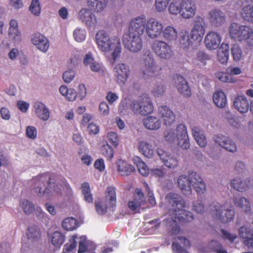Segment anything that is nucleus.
I'll list each match as a JSON object with an SVG mask.
<instances>
[{
  "instance_id": "1",
  "label": "nucleus",
  "mask_w": 253,
  "mask_h": 253,
  "mask_svg": "<svg viewBox=\"0 0 253 253\" xmlns=\"http://www.w3.org/2000/svg\"><path fill=\"white\" fill-rule=\"evenodd\" d=\"M169 213L164 220V223L169 228L171 234L176 235L180 232V228L176 222H190L193 219L192 213L183 209L185 202L182 198L175 193L168 194L165 198Z\"/></svg>"
},
{
  "instance_id": "2",
  "label": "nucleus",
  "mask_w": 253,
  "mask_h": 253,
  "mask_svg": "<svg viewBox=\"0 0 253 253\" xmlns=\"http://www.w3.org/2000/svg\"><path fill=\"white\" fill-rule=\"evenodd\" d=\"M95 42L99 50L108 58L115 62L121 52L119 37L110 36L104 30L98 31L95 35Z\"/></svg>"
},
{
  "instance_id": "3",
  "label": "nucleus",
  "mask_w": 253,
  "mask_h": 253,
  "mask_svg": "<svg viewBox=\"0 0 253 253\" xmlns=\"http://www.w3.org/2000/svg\"><path fill=\"white\" fill-rule=\"evenodd\" d=\"M33 190L42 198L49 199L61 193V185L47 174H41L31 180Z\"/></svg>"
},
{
  "instance_id": "4",
  "label": "nucleus",
  "mask_w": 253,
  "mask_h": 253,
  "mask_svg": "<svg viewBox=\"0 0 253 253\" xmlns=\"http://www.w3.org/2000/svg\"><path fill=\"white\" fill-rule=\"evenodd\" d=\"M142 34L151 40L161 37L163 34V24L160 20L154 18H146L144 14H141L131 19Z\"/></svg>"
},
{
  "instance_id": "5",
  "label": "nucleus",
  "mask_w": 253,
  "mask_h": 253,
  "mask_svg": "<svg viewBox=\"0 0 253 253\" xmlns=\"http://www.w3.org/2000/svg\"><path fill=\"white\" fill-rule=\"evenodd\" d=\"M178 187L185 195H189L192 192V186L199 194L204 193L206 190V184L201 176L196 172L191 171L188 172V177L180 175L177 181Z\"/></svg>"
},
{
  "instance_id": "6",
  "label": "nucleus",
  "mask_w": 253,
  "mask_h": 253,
  "mask_svg": "<svg viewBox=\"0 0 253 253\" xmlns=\"http://www.w3.org/2000/svg\"><path fill=\"white\" fill-rule=\"evenodd\" d=\"M143 35L131 19L128 24V33L123 36V42L125 47L132 53L139 52L143 47Z\"/></svg>"
},
{
  "instance_id": "7",
  "label": "nucleus",
  "mask_w": 253,
  "mask_h": 253,
  "mask_svg": "<svg viewBox=\"0 0 253 253\" xmlns=\"http://www.w3.org/2000/svg\"><path fill=\"white\" fill-rule=\"evenodd\" d=\"M165 140L170 143H176L183 149L190 147L189 140L186 126L178 125L175 129H168L164 132Z\"/></svg>"
},
{
  "instance_id": "8",
  "label": "nucleus",
  "mask_w": 253,
  "mask_h": 253,
  "mask_svg": "<svg viewBox=\"0 0 253 253\" xmlns=\"http://www.w3.org/2000/svg\"><path fill=\"white\" fill-rule=\"evenodd\" d=\"M141 72L145 79L152 78L159 75L162 68L157 63L153 55L149 50L146 51L140 60Z\"/></svg>"
},
{
  "instance_id": "9",
  "label": "nucleus",
  "mask_w": 253,
  "mask_h": 253,
  "mask_svg": "<svg viewBox=\"0 0 253 253\" xmlns=\"http://www.w3.org/2000/svg\"><path fill=\"white\" fill-rule=\"evenodd\" d=\"M210 210L211 215L214 219L224 223L232 221L235 215L234 210L227 203L213 204L210 206Z\"/></svg>"
},
{
  "instance_id": "10",
  "label": "nucleus",
  "mask_w": 253,
  "mask_h": 253,
  "mask_svg": "<svg viewBox=\"0 0 253 253\" xmlns=\"http://www.w3.org/2000/svg\"><path fill=\"white\" fill-rule=\"evenodd\" d=\"M230 36L238 41H245L250 46H253V29L236 23L230 24L229 28Z\"/></svg>"
},
{
  "instance_id": "11",
  "label": "nucleus",
  "mask_w": 253,
  "mask_h": 253,
  "mask_svg": "<svg viewBox=\"0 0 253 253\" xmlns=\"http://www.w3.org/2000/svg\"><path fill=\"white\" fill-rule=\"evenodd\" d=\"M206 23L204 18L200 15L194 17L189 35L191 39L196 43H200L206 33Z\"/></svg>"
},
{
  "instance_id": "12",
  "label": "nucleus",
  "mask_w": 253,
  "mask_h": 253,
  "mask_svg": "<svg viewBox=\"0 0 253 253\" xmlns=\"http://www.w3.org/2000/svg\"><path fill=\"white\" fill-rule=\"evenodd\" d=\"M132 111L135 114L146 115L154 111V106L150 97L148 94H144L137 100H134Z\"/></svg>"
},
{
  "instance_id": "13",
  "label": "nucleus",
  "mask_w": 253,
  "mask_h": 253,
  "mask_svg": "<svg viewBox=\"0 0 253 253\" xmlns=\"http://www.w3.org/2000/svg\"><path fill=\"white\" fill-rule=\"evenodd\" d=\"M106 197L104 199L98 200L95 202V206L97 212L99 214H104L107 211V207H113L116 203L115 190L114 187H108L106 190Z\"/></svg>"
},
{
  "instance_id": "14",
  "label": "nucleus",
  "mask_w": 253,
  "mask_h": 253,
  "mask_svg": "<svg viewBox=\"0 0 253 253\" xmlns=\"http://www.w3.org/2000/svg\"><path fill=\"white\" fill-rule=\"evenodd\" d=\"M152 49L155 54L161 59L169 60L173 55L171 46L165 41H156L153 44Z\"/></svg>"
},
{
  "instance_id": "15",
  "label": "nucleus",
  "mask_w": 253,
  "mask_h": 253,
  "mask_svg": "<svg viewBox=\"0 0 253 253\" xmlns=\"http://www.w3.org/2000/svg\"><path fill=\"white\" fill-rule=\"evenodd\" d=\"M115 80L117 84L124 85L130 75L129 66L123 63L116 64L113 68Z\"/></svg>"
},
{
  "instance_id": "16",
  "label": "nucleus",
  "mask_w": 253,
  "mask_h": 253,
  "mask_svg": "<svg viewBox=\"0 0 253 253\" xmlns=\"http://www.w3.org/2000/svg\"><path fill=\"white\" fill-rule=\"evenodd\" d=\"M208 18L211 26L214 28L222 26L226 22L225 13L219 8H213L208 12Z\"/></svg>"
},
{
  "instance_id": "17",
  "label": "nucleus",
  "mask_w": 253,
  "mask_h": 253,
  "mask_svg": "<svg viewBox=\"0 0 253 253\" xmlns=\"http://www.w3.org/2000/svg\"><path fill=\"white\" fill-rule=\"evenodd\" d=\"M157 114L166 126H170L175 122V116L173 111L165 105L158 106Z\"/></svg>"
},
{
  "instance_id": "18",
  "label": "nucleus",
  "mask_w": 253,
  "mask_h": 253,
  "mask_svg": "<svg viewBox=\"0 0 253 253\" xmlns=\"http://www.w3.org/2000/svg\"><path fill=\"white\" fill-rule=\"evenodd\" d=\"M180 16L184 19L193 18L197 11V6L194 0H182Z\"/></svg>"
},
{
  "instance_id": "19",
  "label": "nucleus",
  "mask_w": 253,
  "mask_h": 253,
  "mask_svg": "<svg viewBox=\"0 0 253 253\" xmlns=\"http://www.w3.org/2000/svg\"><path fill=\"white\" fill-rule=\"evenodd\" d=\"M157 153L166 167L170 169H175L177 167L178 162L173 154L162 148H158Z\"/></svg>"
},
{
  "instance_id": "20",
  "label": "nucleus",
  "mask_w": 253,
  "mask_h": 253,
  "mask_svg": "<svg viewBox=\"0 0 253 253\" xmlns=\"http://www.w3.org/2000/svg\"><path fill=\"white\" fill-rule=\"evenodd\" d=\"M31 41L37 49L43 53L46 52L49 49V42L48 39L42 34L35 33L32 35Z\"/></svg>"
},
{
  "instance_id": "21",
  "label": "nucleus",
  "mask_w": 253,
  "mask_h": 253,
  "mask_svg": "<svg viewBox=\"0 0 253 253\" xmlns=\"http://www.w3.org/2000/svg\"><path fill=\"white\" fill-rule=\"evenodd\" d=\"M8 35L9 40L13 43L19 44L22 40V36L18 28L16 20L11 19L9 23Z\"/></svg>"
},
{
  "instance_id": "22",
  "label": "nucleus",
  "mask_w": 253,
  "mask_h": 253,
  "mask_svg": "<svg viewBox=\"0 0 253 253\" xmlns=\"http://www.w3.org/2000/svg\"><path fill=\"white\" fill-rule=\"evenodd\" d=\"M214 141L225 150L235 153L237 151V147L234 141L227 136L218 134L214 137Z\"/></svg>"
},
{
  "instance_id": "23",
  "label": "nucleus",
  "mask_w": 253,
  "mask_h": 253,
  "mask_svg": "<svg viewBox=\"0 0 253 253\" xmlns=\"http://www.w3.org/2000/svg\"><path fill=\"white\" fill-rule=\"evenodd\" d=\"M92 12L87 7L81 9L79 12L80 20L88 27H95L97 23L96 17Z\"/></svg>"
},
{
  "instance_id": "24",
  "label": "nucleus",
  "mask_w": 253,
  "mask_h": 253,
  "mask_svg": "<svg viewBox=\"0 0 253 253\" xmlns=\"http://www.w3.org/2000/svg\"><path fill=\"white\" fill-rule=\"evenodd\" d=\"M221 37L219 33L211 31L207 33L205 37L204 42L206 47L209 50H214L220 44Z\"/></svg>"
},
{
  "instance_id": "25",
  "label": "nucleus",
  "mask_w": 253,
  "mask_h": 253,
  "mask_svg": "<svg viewBox=\"0 0 253 253\" xmlns=\"http://www.w3.org/2000/svg\"><path fill=\"white\" fill-rule=\"evenodd\" d=\"M146 202L145 197L141 189L136 188L132 199L128 203V207L131 211H135Z\"/></svg>"
},
{
  "instance_id": "26",
  "label": "nucleus",
  "mask_w": 253,
  "mask_h": 253,
  "mask_svg": "<svg viewBox=\"0 0 253 253\" xmlns=\"http://www.w3.org/2000/svg\"><path fill=\"white\" fill-rule=\"evenodd\" d=\"M238 234L243 240V243L248 248H253V230L248 225H244L239 229Z\"/></svg>"
},
{
  "instance_id": "27",
  "label": "nucleus",
  "mask_w": 253,
  "mask_h": 253,
  "mask_svg": "<svg viewBox=\"0 0 253 253\" xmlns=\"http://www.w3.org/2000/svg\"><path fill=\"white\" fill-rule=\"evenodd\" d=\"M189 246V240L182 236L175 237L172 244L173 253H189L187 249Z\"/></svg>"
},
{
  "instance_id": "28",
  "label": "nucleus",
  "mask_w": 253,
  "mask_h": 253,
  "mask_svg": "<svg viewBox=\"0 0 253 253\" xmlns=\"http://www.w3.org/2000/svg\"><path fill=\"white\" fill-rule=\"evenodd\" d=\"M34 112L36 116L40 120L46 121L50 117V111L46 105L40 102L36 101L33 105Z\"/></svg>"
},
{
  "instance_id": "29",
  "label": "nucleus",
  "mask_w": 253,
  "mask_h": 253,
  "mask_svg": "<svg viewBox=\"0 0 253 253\" xmlns=\"http://www.w3.org/2000/svg\"><path fill=\"white\" fill-rule=\"evenodd\" d=\"M175 86L178 92L185 96L191 95V90L186 80L181 76L176 75L173 79Z\"/></svg>"
},
{
  "instance_id": "30",
  "label": "nucleus",
  "mask_w": 253,
  "mask_h": 253,
  "mask_svg": "<svg viewBox=\"0 0 253 253\" xmlns=\"http://www.w3.org/2000/svg\"><path fill=\"white\" fill-rule=\"evenodd\" d=\"M144 126L150 130H157L162 126V121L154 115H149L142 120Z\"/></svg>"
},
{
  "instance_id": "31",
  "label": "nucleus",
  "mask_w": 253,
  "mask_h": 253,
  "mask_svg": "<svg viewBox=\"0 0 253 253\" xmlns=\"http://www.w3.org/2000/svg\"><path fill=\"white\" fill-rule=\"evenodd\" d=\"M109 0H86L87 7L94 13H100L105 10Z\"/></svg>"
},
{
  "instance_id": "32",
  "label": "nucleus",
  "mask_w": 253,
  "mask_h": 253,
  "mask_svg": "<svg viewBox=\"0 0 253 253\" xmlns=\"http://www.w3.org/2000/svg\"><path fill=\"white\" fill-rule=\"evenodd\" d=\"M139 152L148 158H152L155 154L154 147L152 143L147 140H140L138 142Z\"/></svg>"
},
{
  "instance_id": "33",
  "label": "nucleus",
  "mask_w": 253,
  "mask_h": 253,
  "mask_svg": "<svg viewBox=\"0 0 253 253\" xmlns=\"http://www.w3.org/2000/svg\"><path fill=\"white\" fill-rule=\"evenodd\" d=\"M231 186L239 192L247 190L250 186V181L241 177H236L230 181Z\"/></svg>"
},
{
  "instance_id": "34",
  "label": "nucleus",
  "mask_w": 253,
  "mask_h": 253,
  "mask_svg": "<svg viewBox=\"0 0 253 253\" xmlns=\"http://www.w3.org/2000/svg\"><path fill=\"white\" fill-rule=\"evenodd\" d=\"M116 166L117 171L122 176L129 175L135 170L131 164L122 160H118L116 162Z\"/></svg>"
},
{
  "instance_id": "35",
  "label": "nucleus",
  "mask_w": 253,
  "mask_h": 253,
  "mask_svg": "<svg viewBox=\"0 0 253 253\" xmlns=\"http://www.w3.org/2000/svg\"><path fill=\"white\" fill-rule=\"evenodd\" d=\"M238 1V4L241 5L240 12L241 16L245 20L253 23V5L247 4L242 1Z\"/></svg>"
},
{
  "instance_id": "36",
  "label": "nucleus",
  "mask_w": 253,
  "mask_h": 253,
  "mask_svg": "<svg viewBox=\"0 0 253 253\" xmlns=\"http://www.w3.org/2000/svg\"><path fill=\"white\" fill-rule=\"evenodd\" d=\"M163 34L161 36L166 41L172 42L177 40L178 38V31L173 26L168 25L166 27L163 26Z\"/></svg>"
},
{
  "instance_id": "37",
  "label": "nucleus",
  "mask_w": 253,
  "mask_h": 253,
  "mask_svg": "<svg viewBox=\"0 0 253 253\" xmlns=\"http://www.w3.org/2000/svg\"><path fill=\"white\" fill-rule=\"evenodd\" d=\"M235 108L241 113H245L249 110V102L247 98L243 95H238L234 101Z\"/></svg>"
},
{
  "instance_id": "38",
  "label": "nucleus",
  "mask_w": 253,
  "mask_h": 253,
  "mask_svg": "<svg viewBox=\"0 0 253 253\" xmlns=\"http://www.w3.org/2000/svg\"><path fill=\"white\" fill-rule=\"evenodd\" d=\"M59 92L68 101H74L77 98L76 90L73 88H68L65 85H61L59 87Z\"/></svg>"
},
{
  "instance_id": "39",
  "label": "nucleus",
  "mask_w": 253,
  "mask_h": 253,
  "mask_svg": "<svg viewBox=\"0 0 253 253\" xmlns=\"http://www.w3.org/2000/svg\"><path fill=\"white\" fill-rule=\"evenodd\" d=\"M234 205L241 209L244 212H250L251 211L250 202L248 199L245 197L237 196L233 198Z\"/></svg>"
},
{
  "instance_id": "40",
  "label": "nucleus",
  "mask_w": 253,
  "mask_h": 253,
  "mask_svg": "<svg viewBox=\"0 0 253 253\" xmlns=\"http://www.w3.org/2000/svg\"><path fill=\"white\" fill-rule=\"evenodd\" d=\"M210 59L209 55L203 51L197 53L192 63L195 66L201 68L207 65V61Z\"/></svg>"
},
{
  "instance_id": "41",
  "label": "nucleus",
  "mask_w": 253,
  "mask_h": 253,
  "mask_svg": "<svg viewBox=\"0 0 253 253\" xmlns=\"http://www.w3.org/2000/svg\"><path fill=\"white\" fill-rule=\"evenodd\" d=\"M229 45L223 42L217 50V59L221 64H226L229 58Z\"/></svg>"
},
{
  "instance_id": "42",
  "label": "nucleus",
  "mask_w": 253,
  "mask_h": 253,
  "mask_svg": "<svg viewBox=\"0 0 253 253\" xmlns=\"http://www.w3.org/2000/svg\"><path fill=\"white\" fill-rule=\"evenodd\" d=\"M193 136L198 145L201 147H205L207 144L205 136L202 130L198 126L192 128Z\"/></svg>"
},
{
  "instance_id": "43",
  "label": "nucleus",
  "mask_w": 253,
  "mask_h": 253,
  "mask_svg": "<svg viewBox=\"0 0 253 253\" xmlns=\"http://www.w3.org/2000/svg\"><path fill=\"white\" fill-rule=\"evenodd\" d=\"M212 99L214 104L218 108H223L226 105V96L225 93L221 90L215 92L213 94Z\"/></svg>"
},
{
  "instance_id": "44",
  "label": "nucleus",
  "mask_w": 253,
  "mask_h": 253,
  "mask_svg": "<svg viewBox=\"0 0 253 253\" xmlns=\"http://www.w3.org/2000/svg\"><path fill=\"white\" fill-rule=\"evenodd\" d=\"M49 240L54 246L59 247L64 243L65 237L61 232L56 231L49 236Z\"/></svg>"
},
{
  "instance_id": "45",
  "label": "nucleus",
  "mask_w": 253,
  "mask_h": 253,
  "mask_svg": "<svg viewBox=\"0 0 253 253\" xmlns=\"http://www.w3.org/2000/svg\"><path fill=\"white\" fill-rule=\"evenodd\" d=\"M28 239L31 242L38 241L41 237L40 229L36 226H30L26 233Z\"/></svg>"
},
{
  "instance_id": "46",
  "label": "nucleus",
  "mask_w": 253,
  "mask_h": 253,
  "mask_svg": "<svg viewBox=\"0 0 253 253\" xmlns=\"http://www.w3.org/2000/svg\"><path fill=\"white\" fill-rule=\"evenodd\" d=\"M182 0H172L169 3L168 11L169 14L176 16L178 14L180 15Z\"/></svg>"
},
{
  "instance_id": "47",
  "label": "nucleus",
  "mask_w": 253,
  "mask_h": 253,
  "mask_svg": "<svg viewBox=\"0 0 253 253\" xmlns=\"http://www.w3.org/2000/svg\"><path fill=\"white\" fill-rule=\"evenodd\" d=\"M178 42L179 46L186 50L188 49L195 43L190 38V35L186 34L181 35Z\"/></svg>"
},
{
  "instance_id": "48",
  "label": "nucleus",
  "mask_w": 253,
  "mask_h": 253,
  "mask_svg": "<svg viewBox=\"0 0 253 253\" xmlns=\"http://www.w3.org/2000/svg\"><path fill=\"white\" fill-rule=\"evenodd\" d=\"M134 163L136 165L138 170L143 176H147L150 173V169H148L146 165L140 159L135 157L133 158Z\"/></svg>"
},
{
  "instance_id": "49",
  "label": "nucleus",
  "mask_w": 253,
  "mask_h": 253,
  "mask_svg": "<svg viewBox=\"0 0 253 253\" xmlns=\"http://www.w3.org/2000/svg\"><path fill=\"white\" fill-rule=\"evenodd\" d=\"M78 226L77 220L72 217L65 218L62 222V227L66 230H73Z\"/></svg>"
},
{
  "instance_id": "50",
  "label": "nucleus",
  "mask_w": 253,
  "mask_h": 253,
  "mask_svg": "<svg viewBox=\"0 0 253 253\" xmlns=\"http://www.w3.org/2000/svg\"><path fill=\"white\" fill-rule=\"evenodd\" d=\"M133 103V101H130L127 99L122 100L119 105V112L123 115L128 114L130 110H132Z\"/></svg>"
},
{
  "instance_id": "51",
  "label": "nucleus",
  "mask_w": 253,
  "mask_h": 253,
  "mask_svg": "<svg viewBox=\"0 0 253 253\" xmlns=\"http://www.w3.org/2000/svg\"><path fill=\"white\" fill-rule=\"evenodd\" d=\"M166 90V88L164 84L160 82L155 84L151 93L155 97H160L165 94Z\"/></svg>"
},
{
  "instance_id": "52",
  "label": "nucleus",
  "mask_w": 253,
  "mask_h": 253,
  "mask_svg": "<svg viewBox=\"0 0 253 253\" xmlns=\"http://www.w3.org/2000/svg\"><path fill=\"white\" fill-rule=\"evenodd\" d=\"M215 77L220 81L224 83H234L236 79L232 76L228 74V73L223 72H217L215 73Z\"/></svg>"
},
{
  "instance_id": "53",
  "label": "nucleus",
  "mask_w": 253,
  "mask_h": 253,
  "mask_svg": "<svg viewBox=\"0 0 253 253\" xmlns=\"http://www.w3.org/2000/svg\"><path fill=\"white\" fill-rule=\"evenodd\" d=\"M20 208H22L23 212L26 214L33 212L35 208L34 205L27 200H22L20 202Z\"/></svg>"
},
{
  "instance_id": "54",
  "label": "nucleus",
  "mask_w": 253,
  "mask_h": 253,
  "mask_svg": "<svg viewBox=\"0 0 253 253\" xmlns=\"http://www.w3.org/2000/svg\"><path fill=\"white\" fill-rule=\"evenodd\" d=\"M86 32L84 29L80 27L76 28L73 32L74 40L77 42L84 41L86 38Z\"/></svg>"
},
{
  "instance_id": "55",
  "label": "nucleus",
  "mask_w": 253,
  "mask_h": 253,
  "mask_svg": "<svg viewBox=\"0 0 253 253\" xmlns=\"http://www.w3.org/2000/svg\"><path fill=\"white\" fill-rule=\"evenodd\" d=\"M89 68L91 71L96 73L100 75L103 76L105 75L106 69L101 63L95 61L90 65Z\"/></svg>"
},
{
  "instance_id": "56",
  "label": "nucleus",
  "mask_w": 253,
  "mask_h": 253,
  "mask_svg": "<svg viewBox=\"0 0 253 253\" xmlns=\"http://www.w3.org/2000/svg\"><path fill=\"white\" fill-rule=\"evenodd\" d=\"M29 8L32 14L36 16H39L41 10L39 0H32Z\"/></svg>"
},
{
  "instance_id": "57",
  "label": "nucleus",
  "mask_w": 253,
  "mask_h": 253,
  "mask_svg": "<svg viewBox=\"0 0 253 253\" xmlns=\"http://www.w3.org/2000/svg\"><path fill=\"white\" fill-rule=\"evenodd\" d=\"M76 72L73 69H69L65 71L62 75V79L66 84L70 83L75 78Z\"/></svg>"
},
{
  "instance_id": "58",
  "label": "nucleus",
  "mask_w": 253,
  "mask_h": 253,
  "mask_svg": "<svg viewBox=\"0 0 253 253\" xmlns=\"http://www.w3.org/2000/svg\"><path fill=\"white\" fill-rule=\"evenodd\" d=\"M171 0H155V8L157 12L165 11Z\"/></svg>"
},
{
  "instance_id": "59",
  "label": "nucleus",
  "mask_w": 253,
  "mask_h": 253,
  "mask_svg": "<svg viewBox=\"0 0 253 253\" xmlns=\"http://www.w3.org/2000/svg\"><path fill=\"white\" fill-rule=\"evenodd\" d=\"M89 241L87 240L85 236H81L80 238L79 245V253H84L89 250L88 245Z\"/></svg>"
},
{
  "instance_id": "60",
  "label": "nucleus",
  "mask_w": 253,
  "mask_h": 253,
  "mask_svg": "<svg viewBox=\"0 0 253 253\" xmlns=\"http://www.w3.org/2000/svg\"><path fill=\"white\" fill-rule=\"evenodd\" d=\"M101 151L102 155L106 157L108 160H110L113 158L114 151L108 143L102 146Z\"/></svg>"
},
{
  "instance_id": "61",
  "label": "nucleus",
  "mask_w": 253,
  "mask_h": 253,
  "mask_svg": "<svg viewBox=\"0 0 253 253\" xmlns=\"http://www.w3.org/2000/svg\"><path fill=\"white\" fill-rule=\"evenodd\" d=\"M231 51L234 60L238 61L241 59L242 51L239 45H233L231 48Z\"/></svg>"
},
{
  "instance_id": "62",
  "label": "nucleus",
  "mask_w": 253,
  "mask_h": 253,
  "mask_svg": "<svg viewBox=\"0 0 253 253\" xmlns=\"http://www.w3.org/2000/svg\"><path fill=\"white\" fill-rule=\"evenodd\" d=\"M106 139L108 142L115 147H117L118 145L119 137L116 133L113 131L108 132L106 135Z\"/></svg>"
},
{
  "instance_id": "63",
  "label": "nucleus",
  "mask_w": 253,
  "mask_h": 253,
  "mask_svg": "<svg viewBox=\"0 0 253 253\" xmlns=\"http://www.w3.org/2000/svg\"><path fill=\"white\" fill-rule=\"evenodd\" d=\"M192 209L198 213H203L205 211V206L201 200H197L193 203Z\"/></svg>"
},
{
  "instance_id": "64",
  "label": "nucleus",
  "mask_w": 253,
  "mask_h": 253,
  "mask_svg": "<svg viewBox=\"0 0 253 253\" xmlns=\"http://www.w3.org/2000/svg\"><path fill=\"white\" fill-rule=\"evenodd\" d=\"M26 136L34 140L37 137V130L34 126H27L26 128Z\"/></svg>"
}]
</instances>
